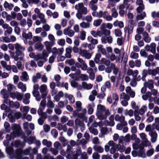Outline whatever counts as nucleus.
<instances>
[{"label":"nucleus","instance_id":"1","mask_svg":"<svg viewBox=\"0 0 159 159\" xmlns=\"http://www.w3.org/2000/svg\"><path fill=\"white\" fill-rule=\"evenodd\" d=\"M15 48L16 50L15 52L16 54L20 56V60H22L24 56V53L23 51L25 50V47L17 43L15 44Z\"/></svg>","mask_w":159,"mask_h":159},{"label":"nucleus","instance_id":"2","mask_svg":"<svg viewBox=\"0 0 159 159\" xmlns=\"http://www.w3.org/2000/svg\"><path fill=\"white\" fill-rule=\"evenodd\" d=\"M75 8L77 11L84 15L87 14L88 12L87 8L84 6L83 3H80L78 4H76L75 7Z\"/></svg>","mask_w":159,"mask_h":159},{"label":"nucleus","instance_id":"3","mask_svg":"<svg viewBox=\"0 0 159 159\" xmlns=\"http://www.w3.org/2000/svg\"><path fill=\"white\" fill-rule=\"evenodd\" d=\"M11 127L13 132H15L17 135H20L21 137L22 136L23 134H25L22 131L20 126L19 125L13 124L11 125Z\"/></svg>","mask_w":159,"mask_h":159},{"label":"nucleus","instance_id":"4","mask_svg":"<svg viewBox=\"0 0 159 159\" xmlns=\"http://www.w3.org/2000/svg\"><path fill=\"white\" fill-rule=\"evenodd\" d=\"M21 138L24 140V142L25 143H28L30 145L34 143L36 141V138L35 137L32 136L28 138L25 135V134H23Z\"/></svg>","mask_w":159,"mask_h":159},{"label":"nucleus","instance_id":"5","mask_svg":"<svg viewBox=\"0 0 159 159\" xmlns=\"http://www.w3.org/2000/svg\"><path fill=\"white\" fill-rule=\"evenodd\" d=\"M23 152L22 149L18 148L15 151V152L13 153V156L16 159H29L28 157H22L21 155Z\"/></svg>","mask_w":159,"mask_h":159},{"label":"nucleus","instance_id":"6","mask_svg":"<svg viewBox=\"0 0 159 159\" xmlns=\"http://www.w3.org/2000/svg\"><path fill=\"white\" fill-rule=\"evenodd\" d=\"M40 91L41 93V97L45 98L48 93L47 86L45 84L42 85L39 88Z\"/></svg>","mask_w":159,"mask_h":159},{"label":"nucleus","instance_id":"7","mask_svg":"<svg viewBox=\"0 0 159 159\" xmlns=\"http://www.w3.org/2000/svg\"><path fill=\"white\" fill-rule=\"evenodd\" d=\"M64 49L63 48L57 49L56 47H54L51 50L53 55L56 57L57 55L58 56L61 55L63 52Z\"/></svg>","mask_w":159,"mask_h":159},{"label":"nucleus","instance_id":"8","mask_svg":"<svg viewBox=\"0 0 159 159\" xmlns=\"http://www.w3.org/2000/svg\"><path fill=\"white\" fill-rule=\"evenodd\" d=\"M101 40L103 44H106L107 43H111L113 41V38L111 36H102L101 39Z\"/></svg>","mask_w":159,"mask_h":159},{"label":"nucleus","instance_id":"9","mask_svg":"<svg viewBox=\"0 0 159 159\" xmlns=\"http://www.w3.org/2000/svg\"><path fill=\"white\" fill-rule=\"evenodd\" d=\"M80 54L82 56L88 59H90L92 56L91 54L85 49L80 50Z\"/></svg>","mask_w":159,"mask_h":159},{"label":"nucleus","instance_id":"10","mask_svg":"<svg viewBox=\"0 0 159 159\" xmlns=\"http://www.w3.org/2000/svg\"><path fill=\"white\" fill-rule=\"evenodd\" d=\"M154 80L152 79L148 80V82L146 81L143 84L144 87L148 88L149 89H152L154 88Z\"/></svg>","mask_w":159,"mask_h":159},{"label":"nucleus","instance_id":"11","mask_svg":"<svg viewBox=\"0 0 159 159\" xmlns=\"http://www.w3.org/2000/svg\"><path fill=\"white\" fill-rule=\"evenodd\" d=\"M149 135L151 137V141L152 143H155L157 140V134L155 131L153 132H150Z\"/></svg>","mask_w":159,"mask_h":159},{"label":"nucleus","instance_id":"12","mask_svg":"<svg viewBox=\"0 0 159 159\" xmlns=\"http://www.w3.org/2000/svg\"><path fill=\"white\" fill-rule=\"evenodd\" d=\"M22 36L23 38L25 39V40L24 41V42L26 43H27V39H31L32 37V34L31 32H29L27 34L23 32L22 34Z\"/></svg>","mask_w":159,"mask_h":159},{"label":"nucleus","instance_id":"13","mask_svg":"<svg viewBox=\"0 0 159 159\" xmlns=\"http://www.w3.org/2000/svg\"><path fill=\"white\" fill-rule=\"evenodd\" d=\"M82 112L78 113V117L80 119H82L83 120L85 119L87 120L85 115L87 113V110L85 108L81 110Z\"/></svg>","mask_w":159,"mask_h":159},{"label":"nucleus","instance_id":"14","mask_svg":"<svg viewBox=\"0 0 159 159\" xmlns=\"http://www.w3.org/2000/svg\"><path fill=\"white\" fill-rule=\"evenodd\" d=\"M29 79V76L26 71H24L22 73V75L20 77V80L24 82L27 81Z\"/></svg>","mask_w":159,"mask_h":159},{"label":"nucleus","instance_id":"15","mask_svg":"<svg viewBox=\"0 0 159 159\" xmlns=\"http://www.w3.org/2000/svg\"><path fill=\"white\" fill-rule=\"evenodd\" d=\"M111 31L110 30L106 29L100 30V37L102 36H111Z\"/></svg>","mask_w":159,"mask_h":159},{"label":"nucleus","instance_id":"16","mask_svg":"<svg viewBox=\"0 0 159 159\" xmlns=\"http://www.w3.org/2000/svg\"><path fill=\"white\" fill-rule=\"evenodd\" d=\"M83 121H83H82L78 118L75 119V125L77 126L76 129H78V127L85 126V124Z\"/></svg>","mask_w":159,"mask_h":159},{"label":"nucleus","instance_id":"17","mask_svg":"<svg viewBox=\"0 0 159 159\" xmlns=\"http://www.w3.org/2000/svg\"><path fill=\"white\" fill-rule=\"evenodd\" d=\"M18 88L20 89L23 92H25L26 89V87L25 84L20 82H19L17 84Z\"/></svg>","mask_w":159,"mask_h":159},{"label":"nucleus","instance_id":"18","mask_svg":"<svg viewBox=\"0 0 159 159\" xmlns=\"http://www.w3.org/2000/svg\"><path fill=\"white\" fill-rule=\"evenodd\" d=\"M146 13L143 11L139 15H137L136 17V20L138 21L139 20H143L146 16Z\"/></svg>","mask_w":159,"mask_h":159},{"label":"nucleus","instance_id":"19","mask_svg":"<svg viewBox=\"0 0 159 159\" xmlns=\"http://www.w3.org/2000/svg\"><path fill=\"white\" fill-rule=\"evenodd\" d=\"M56 128L59 131L63 130L64 131L66 132L67 130L66 127L65 125H63L60 123L57 124Z\"/></svg>","mask_w":159,"mask_h":159},{"label":"nucleus","instance_id":"20","mask_svg":"<svg viewBox=\"0 0 159 159\" xmlns=\"http://www.w3.org/2000/svg\"><path fill=\"white\" fill-rule=\"evenodd\" d=\"M144 145H141L140 146L139 148V150L138 151V156L139 157H142L141 155H145V154H143L142 152L143 151L144 152H145V149H144Z\"/></svg>","mask_w":159,"mask_h":159},{"label":"nucleus","instance_id":"21","mask_svg":"<svg viewBox=\"0 0 159 159\" xmlns=\"http://www.w3.org/2000/svg\"><path fill=\"white\" fill-rule=\"evenodd\" d=\"M111 63L110 61L109 60H107L105 58H102L100 61V64H104L107 66H109Z\"/></svg>","mask_w":159,"mask_h":159},{"label":"nucleus","instance_id":"22","mask_svg":"<svg viewBox=\"0 0 159 159\" xmlns=\"http://www.w3.org/2000/svg\"><path fill=\"white\" fill-rule=\"evenodd\" d=\"M41 74L39 73H37L36 75H34L32 77V81L35 83L37 82L38 79H40L41 77Z\"/></svg>","mask_w":159,"mask_h":159},{"label":"nucleus","instance_id":"23","mask_svg":"<svg viewBox=\"0 0 159 159\" xmlns=\"http://www.w3.org/2000/svg\"><path fill=\"white\" fill-rule=\"evenodd\" d=\"M87 40L92 44L95 45L98 43V40L94 39L91 36H89L87 38Z\"/></svg>","mask_w":159,"mask_h":159},{"label":"nucleus","instance_id":"24","mask_svg":"<svg viewBox=\"0 0 159 159\" xmlns=\"http://www.w3.org/2000/svg\"><path fill=\"white\" fill-rule=\"evenodd\" d=\"M4 7L5 8H8L10 10H11L14 7L12 4H9L7 1H5L4 4Z\"/></svg>","mask_w":159,"mask_h":159},{"label":"nucleus","instance_id":"25","mask_svg":"<svg viewBox=\"0 0 159 159\" xmlns=\"http://www.w3.org/2000/svg\"><path fill=\"white\" fill-rule=\"evenodd\" d=\"M76 110V111L78 112L82 110V103L80 101L76 102L75 103Z\"/></svg>","mask_w":159,"mask_h":159},{"label":"nucleus","instance_id":"26","mask_svg":"<svg viewBox=\"0 0 159 159\" xmlns=\"http://www.w3.org/2000/svg\"><path fill=\"white\" fill-rule=\"evenodd\" d=\"M7 87L9 93L15 90L16 88L15 86L14 85L10 84H9L7 85Z\"/></svg>","mask_w":159,"mask_h":159},{"label":"nucleus","instance_id":"27","mask_svg":"<svg viewBox=\"0 0 159 159\" xmlns=\"http://www.w3.org/2000/svg\"><path fill=\"white\" fill-rule=\"evenodd\" d=\"M106 87L104 85L102 86L101 89V93H100V99H103L106 95L105 93L104 92L106 89Z\"/></svg>","mask_w":159,"mask_h":159},{"label":"nucleus","instance_id":"28","mask_svg":"<svg viewBox=\"0 0 159 159\" xmlns=\"http://www.w3.org/2000/svg\"><path fill=\"white\" fill-rule=\"evenodd\" d=\"M83 87L88 90H89L91 89L93 87V85L90 84H87L85 82H83L82 83Z\"/></svg>","mask_w":159,"mask_h":159},{"label":"nucleus","instance_id":"29","mask_svg":"<svg viewBox=\"0 0 159 159\" xmlns=\"http://www.w3.org/2000/svg\"><path fill=\"white\" fill-rule=\"evenodd\" d=\"M9 52H10V55L11 57L14 59L15 61H17L19 59L20 60V56L17 55V54H16V55H15V53L14 52H11L10 51Z\"/></svg>","mask_w":159,"mask_h":159},{"label":"nucleus","instance_id":"30","mask_svg":"<svg viewBox=\"0 0 159 159\" xmlns=\"http://www.w3.org/2000/svg\"><path fill=\"white\" fill-rule=\"evenodd\" d=\"M1 94L5 99H7L8 98V95L7 93V90L6 89H2L1 91Z\"/></svg>","mask_w":159,"mask_h":159},{"label":"nucleus","instance_id":"31","mask_svg":"<svg viewBox=\"0 0 159 159\" xmlns=\"http://www.w3.org/2000/svg\"><path fill=\"white\" fill-rule=\"evenodd\" d=\"M147 110V107L146 105H143L142 107L139 110L140 115H142L144 114L145 112Z\"/></svg>","mask_w":159,"mask_h":159},{"label":"nucleus","instance_id":"32","mask_svg":"<svg viewBox=\"0 0 159 159\" xmlns=\"http://www.w3.org/2000/svg\"><path fill=\"white\" fill-rule=\"evenodd\" d=\"M42 143L48 148L51 147L52 145V143L51 141H48L46 139H44L43 140Z\"/></svg>","mask_w":159,"mask_h":159},{"label":"nucleus","instance_id":"33","mask_svg":"<svg viewBox=\"0 0 159 159\" xmlns=\"http://www.w3.org/2000/svg\"><path fill=\"white\" fill-rule=\"evenodd\" d=\"M34 48L36 49L39 51H41L43 49V46L41 43H37L35 44Z\"/></svg>","mask_w":159,"mask_h":159},{"label":"nucleus","instance_id":"34","mask_svg":"<svg viewBox=\"0 0 159 159\" xmlns=\"http://www.w3.org/2000/svg\"><path fill=\"white\" fill-rule=\"evenodd\" d=\"M80 27L83 28H87L90 27V25L89 23H86L83 22L80 24Z\"/></svg>","mask_w":159,"mask_h":159},{"label":"nucleus","instance_id":"35","mask_svg":"<svg viewBox=\"0 0 159 159\" xmlns=\"http://www.w3.org/2000/svg\"><path fill=\"white\" fill-rule=\"evenodd\" d=\"M118 147L117 151H119L120 152L122 153L125 151V147L123 145L121 146L120 144H118Z\"/></svg>","mask_w":159,"mask_h":159},{"label":"nucleus","instance_id":"36","mask_svg":"<svg viewBox=\"0 0 159 159\" xmlns=\"http://www.w3.org/2000/svg\"><path fill=\"white\" fill-rule=\"evenodd\" d=\"M90 132L94 135H97L98 134V131L96 129L92 127H90L89 128Z\"/></svg>","mask_w":159,"mask_h":159},{"label":"nucleus","instance_id":"37","mask_svg":"<svg viewBox=\"0 0 159 159\" xmlns=\"http://www.w3.org/2000/svg\"><path fill=\"white\" fill-rule=\"evenodd\" d=\"M78 155L75 154V153H74L71 155H68L67 156V158L68 159H78Z\"/></svg>","mask_w":159,"mask_h":159},{"label":"nucleus","instance_id":"38","mask_svg":"<svg viewBox=\"0 0 159 159\" xmlns=\"http://www.w3.org/2000/svg\"><path fill=\"white\" fill-rule=\"evenodd\" d=\"M130 57L132 59H137L139 57V54L137 53L132 52L130 54Z\"/></svg>","mask_w":159,"mask_h":159},{"label":"nucleus","instance_id":"39","mask_svg":"<svg viewBox=\"0 0 159 159\" xmlns=\"http://www.w3.org/2000/svg\"><path fill=\"white\" fill-rule=\"evenodd\" d=\"M7 117L9 119V121L10 122H13L15 121L16 118L11 113L8 114Z\"/></svg>","mask_w":159,"mask_h":159},{"label":"nucleus","instance_id":"40","mask_svg":"<svg viewBox=\"0 0 159 159\" xmlns=\"http://www.w3.org/2000/svg\"><path fill=\"white\" fill-rule=\"evenodd\" d=\"M123 40L124 38L122 36H121L120 38H118L117 40V44L120 46L122 45L124 42Z\"/></svg>","mask_w":159,"mask_h":159},{"label":"nucleus","instance_id":"41","mask_svg":"<svg viewBox=\"0 0 159 159\" xmlns=\"http://www.w3.org/2000/svg\"><path fill=\"white\" fill-rule=\"evenodd\" d=\"M42 60L38 61L37 62V65L39 67H42L43 64L47 61V59H41Z\"/></svg>","mask_w":159,"mask_h":159},{"label":"nucleus","instance_id":"42","mask_svg":"<svg viewBox=\"0 0 159 159\" xmlns=\"http://www.w3.org/2000/svg\"><path fill=\"white\" fill-rule=\"evenodd\" d=\"M12 29L11 27H9L4 32V35L5 36H8L12 32Z\"/></svg>","mask_w":159,"mask_h":159},{"label":"nucleus","instance_id":"43","mask_svg":"<svg viewBox=\"0 0 159 159\" xmlns=\"http://www.w3.org/2000/svg\"><path fill=\"white\" fill-rule=\"evenodd\" d=\"M154 153V149L153 148H151L147 151V156L148 157L151 156Z\"/></svg>","mask_w":159,"mask_h":159},{"label":"nucleus","instance_id":"44","mask_svg":"<svg viewBox=\"0 0 159 159\" xmlns=\"http://www.w3.org/2000/svg\"><path fill=\"white\" fill-rule=\"evenodd\" d=\"M86 32L84 30L81 31L80 32V39L82 40H84L85 39Z\"/></svg>","mask_w":159,"mask_h":159},{"label":"nucleus","instance_id":"45","mask_svg":"<svg viewBox=\"0 0 159 159\" xmlns=\"http://www.w3.org/2000/svg\"><path fill=\"white\" fill-rule=\"evenodd\" d=\"M51 133L53 137L55 138H56L58 136V132L57 130L55 129L52 130Z\"/></svg>","mask_w":159,"mask_h":159},{"label":"nucleus","instance_id":"46","mask_svg":"<svg viewBox=\"0 0 159 159\" xmlns=\"http://www.w3.org/2000/svg\"><path fill=\"white\" fill-rule=\"evenodd\" d=\"M114 31L115 35L116 37H120L122 35V33L120 30L115 29Z\"/></svg>","mask_w":159,"mask_h":159},{"label":"nucleus","instance_id":"47","mask_svg":"<svg viewBox=\"0 0 159 159\" xmlns=\"http://www.w3.org/2000/svg\"><path fill=\"white\" fill-rule=\"evenodd\" d=\"M33 40L34 42H40L42 41V39L40 37L35 36L33 37Z\"/></svg>","mask_w":159,"mask_h":159},{"label":"nucleus","instance_id":"48","mask_svg":"<svg viewBox=\"0 0 159 159\" xmlns=\"http://www.w3.org/2000/svg\"><path fill=\"white\" fill-rule=\"evenodd\" d=\"M71 85L73 87L76 88L78 87V84L76 81L74 80H71V79L70 80Z\"/></svg>","mask_w":159,"mask_h":159},{"label":"nucleus","instance_id":"49","mask_svg":"<svg viewBox=\"0 0 159 159\" xmlns=\"http://www.w3.org/2000/svg\"><path fill=\"white\" fill-rule=\"evenodd\" d=\"M124 55H125V52L124 51V52H123V55H122V57H121V61H122L123 60V59L124 58V60H123L124 62L123 63L124 64H125L127 63L128 57L127 55H125V56H124Z\"/></svg>","mask_w":159,"mask_h":159},{"label":"nucleus","instance_id":"50","mask_svg":"<svg viewBox=\"0 0 159 159\" xmlns=\"http://www.w3.org/2000/svg\"><path fill=\"white\" fill-rule=\"evenodd\" d=\"M151 70L152 71V75L155 76L157 74H159V67H157L156 68Z\"/></svg>","mask_w":159,"mask_h":159},{"label":"nucleus","instance_id":"51","mask_svg":"<svg viewBox=\"0 0 159 159\" xmlns=\"http://www.w3.org/2000/svg\"><path fill=\"white\" fill-rule=\"evenodd\" d=\"M67 98L70 101V103L72 104L74 103L75 102V99L72 95H69Z\"/></svg>","mask_w":159,"mask_h":159},{"label":"nucleus","instance_id":"52","mask_svg":"<svg viewBox=\"0 0 159 159\" xmlns=\"http://www.w3.org/2000/svg\"><path fill=\"white\" fill-rule=\"evenodd\" d=\"M125 111H126L125 113V115H129V116L130 117L132 116H133V114H134V112L132 110V109L129 110V111H128V110L127 109H126L125 110Z\"/></svg>","mask_w":159,"mask_h":159},{"label":"nucleus","instance_id":"53","mask_svg":"<svg viewBox=\"0 0 159 159\" xmlns=\"http://www.w3.org/2000/svg\"><path fill=\"white\" fill-rule=\"evenodd\" d=\"M23 98V95L20 93L16 92V98L18 101H21Z\"/></svg>","mask_w":159,"mask_h":159},{"label":"nucleus","instance_id":"54","mask_svg":"<svg viewBox=\"0 0 159 159\" xmlns=\"http://www.w3.org/2000/svg\"><path fill=\"white\" fill-rule=\"evenodd\" d=\"M47 105L48 108H54L55 107L54 104L50 100H49L48 101Z\"/></svg>","mask_w":159,"mask_h":159},{"label":"nucleus","instance_id":"55","mask_svg":"<svg viewBox=\"0 0 159 159\" xmlns=\"http://www.w3.org/2000/svg\"><path fill=\"white\" fill-rule=\"evenodd\" d=\"M140 138L142 139V140L144 142L146 141L147 140V138H146V135L145 133H142L139 134Z\"/></svg>","mask_w":159,"mask_h":159},{"label":"nucleus","instance_id":"56","mask_svg":"<svg viewBox=\"0 0 159 159\" xmlns=\"http://www.w3.org/2000/svg\"><path fill=\"white\" fill-rule=\"evenodd\" d=\"M144 28L143 27H139L137 28L136 30V32L138 34H142L144 31Z\"/></svg>","mask_w":159,"mask_h":159},{"label":"nucleus","instance_id":"57","mask_svg":"<svg viewBox=\"0 0 159 159\" xmlns=\"http://www.w3.org/2000/svg\"><path fill=\"white\" fill-rule=\"evenodd\" d=\"M101 133H104V134H106L108 132V129L106 127H102L100 129Z\"/></svg>","mask_w":159,"mask_h":159},{"label":"nucleus","instance_id":"58","mask_svg":"<svg viewBox=\"0 0 159 159\" xmlns=\"http://www.w3.org/2000/svg\"><path fill=\"white\" fill-rule=\"evenodd\" d=\"M91 34L94 37H97L99 36V31L96 32L94 30H92L91 32Z\"/></svg>","mask_w":159,"mask_h":159},{"label":"nucleus","instance_id":"59","mask_svg":"<svg viewBox=\"0 0 159 159\" xmlns=\"http://www.w3.org/2000/svg\"><path fill=\"white\" fill-rule=\"evenodd\" d=\"M107 15V11H105L103 12L102 11H100V18L103 17V18L105 19Z\"/></svg>","mask_w":159,"mask_h":159},{"label":"nucleus","instance_id":"60","mask_svg":"<svg viewBox=\"0 0 159 159\" xmlns=\"http://www.w3.org/2000/svg\"><path fill=\"white\" fill-rule=\"evenodd\" d=\"M34 59V60L36 61H38L39 60L43 59L41 54H38L35 55Z\"/></svg>","mask_w":159,"mask_h":159},{"label":"nucleus","instance_id":"61","mask_svg":"<svg viewBox=\"0 0 159 159\" xmlns=\"http://www.w3.org/2000/svg\"><path fill=\"white\" fill-rule=\"evenodd\" d=\"M131 135L129 134H127L125 136V141L126 143L129 142L131 140Z\"/></svg>","mask_w":159,"mask_h":159},{"label":"nucleus","instance_id":"62","mask_svg":"<svg viewBox=\"0 0 159 159\" xmlns=\"http://www.w3.org/2000/svg\"><path fill=\"white\" fill-rule=\"evenodd\" d=\"M41 55L42 56L43 59H46V58L48 57V54L46 51L44 50L43 51L42 54H41Z\"/></svg>","mask_w":159,"mask_h":159},{"label":"nucleus","instance_id":"63","mask_svg":"<svg viewBox=\"0 0 159 159\" xmlns=\"http://www.w3.org/2000/svg\"><path fill=\"white\" fill-rule=\"evenodd\" d=\"M54 146L55 149H60L61 148V145L58 142H56L54 144Z\"/></svg>","mask_w":159,"mask_h":159},{"label":"nucleus","instance_id":"64","mask_svg":"<svg viewBox=\"0 0 159 159\" xmlns=\"http://www.w3.org/2000/svg\"><path fill=\"white\" fill-rule=\"evenodd\" d=\"M37 159H49V157L47 156H45L43 158L41 154H38L36 157Z\"/></svg>","mask_w":159,"mask_h":159}]
</instances>
